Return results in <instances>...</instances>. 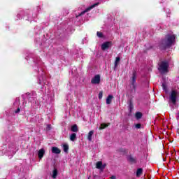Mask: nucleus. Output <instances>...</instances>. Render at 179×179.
Instances as JSON below:
<instances>
[{
    "label": "nucleus",
    "instance_id": "nucleus-1",
    "mask_svg": "<svg viewBox=\"0 0 179 179\" xmlns=\"http://www.w3.org/2000/svg\"><path fill=\"white\" fill-rule=\"evenodd\" d=\"M176 43V35L167 34L165 36V38L162 39L159 41V47L163 51H166L167 48H170Z\"/></svg>",
    "mask_w": 179,
    "mask_h": 179
},
{
    "label": "nucleus",
    "instance_id": "nucleus-2",
    "mask_svg": "<svg viewBox=\"0 0 179 179\" xmlns=\"http://www.w3.org/2000/svg\"><path fill=\"white\" fill-rule=\"evenodd\" d=\"M158 65V70L159 72H162V73H166L169 72V62H167L166 61H162L159 63Z\"/></svg>",
    "mask_w": 179,
    "mask_h": 179
},
{
    "label": "nucleus",
    "instance_id": "nucleus-3",
    "mask_svg": "<svg viewBox=\"0 0 179 179\" xmlns=\"http://www.w3.org/2000/svg\"><path fill=\"white\" fill-rule=\"evenodd\" d=\"M177 94L178 92L176 90H172L169 96V99L173 104H177Z\"/></svg>",
    "mask_w": 179,
    "mask_h": 179
},
{
    "label": "nucleus",
    "instance_id": "nucleus-4",
    "mask_svg": "<svg viewBox=\"0 0 179 179\" xmlns=\"http://www.w3.org/2000/svg\"><path fill=\"white\" fill-rule=\"evenodd\" d=\"M112 45H113V42L111 41L104 42L101 45V50H103V51H106V50H108V48H110V47H111Z\"/></svg>",
    "mask_w": 179,
    "mask_h": 179
},
{
    "label": "nucleus",
    "instance_id": "nucleus-5",
    "mask_svg": "<svg viewBox=\"0 0 179 179\" xmlns=\"http://www.w3.org/2000/svg\"><path fill=\"white\" fill-rule=\"evenodd\" d=\"M91 83L92 85H99L100 83V75L96 74L94 77L91 80Z\"/></svg>",
    "mask_w": 179,
    "mask_h": 179
},
{
    "label": "nucleus",
    "instance_id": "nucleus-6",
    "mask_svg": "<svg viewBox=\"0 0 179 179\" xmlns=\"http://www.w3.org/2000/svg\"><path fill=\"white\" fill-rule=\"evenodd\" d=\"M97 5H99V3H96L90 6V7H87L85 10H83L80 14V16H82V15H85V13H86V12H89L90 10H92V9H93V8H96V6H97Z\"/></svg>",
    "mask_w": 179,
    "mask_h": 179
},
{
    "label": "nucleus",
    "instance_id": "nucleus-7",
    "mask_svg": "<svg viewBox=\"0 0 179 179\" xmlns=\"http://www.w3.org/2000/svg\"><path fill=\"white\" fill-rule=\"evenodd\" d=\"M128 162L131 164H136V157H134L132 155H129L127 158Z\"/></svg>",
    "mask_w": 179,
    "mask_h": 179
},
{
    "label": "nucleus",
    "instance_id": "nucleus-8",
    "mask_svg": "<svg viewBox=\"0 0 179 179\" xmlns=\"http://www.w3.org/2000/svg\"><path fill=\"white\" fill-rule=\"evenodd\" d=\"M44 155H45V150L43 148H41L38 152V159H41L43 157H44Z\"/></svg>",
    "mask_w": 179,
    "mask_h": 179
},
{
    "label": "nucleus",
    "instance_id": "nucleus-9",
    "mask_svg": "<svg viewBox=\"0 0 179 179\" xmlns=\"http://www.w3.org/2000/svg\"><path fill=\"white\" fill-rule=\"evenodd\" d=\"M136 83V71H134L131 76V85Z\"/></svg>",
    "mask_w": 179,
    "mask_h": 179
},
{
    "label": "nucleus",
    "instance_id": "nucleus-10",
    "mask_svg": "<svg viewBox=\"0 0 179 179\" xmlns=\"http://www.w3.org/2000/svg\"><path fill=\"white\" fill-rule=\"evenodd\" d=\"M52 153H55V155H59V153H61V150L57 147H52Z\"/></svg>",
    "mask_w": 179,
    "mask_h": 179
},
{
    "label": "nucleus",
    "instance_id": "nucleus-11",
    "mask_svg": "<svg viewBox=\"0 0 179 179\" xmlns=\"http://www.w3.org/2000/svg\"><path fill=\"white\" fill-rule=\"evenodd\" d=\"M96 168L99 170H104V166H103V162H96Z\"/></svg>",
    "mask_w": 179,
    "mask_h": 179
},
{
    "label": "nucleus",
    "instance_id": "nucleus-12",
    "mask_svg": "<svg viewBox=\"0 0 179 179\" xmlns=\"http://www.w3.org/2000/svg\"><path fill=\"white\" fill-rule=\"evenodd\" d=\"M142 174H143V169L142 168H138L136 173V177H141Z\"/></svg>",
    "mask_w": 179,
    "mask_h": 179
},
{
    "label": "nucleus",
    "instance_id": "nucleus-13",
    "mask_svg": "<svg viewBox=\"0 0 179 179\" xmlns=\"http://www.w3.org/2000/svg\"><path fill=\"white\" fill-rule=\"evenodd\" d=\"M129 113H132V110H134V102L132 101V99L129 101Z\"/></svg>",
    "mask_w": 179,
    "mask_h": 179
},
{
    "label": "nucleus",
    "instance_id": "nucleus-14",
    "mask_svg": "<svg viewBox=\"0 0 179 179\" xmlns=\"http://www.w3.org/2000/svg\"><path fill=\"white\" fill-rule=\"evenodd\" d=\"M113 99H114V96L113 95H108V97L106 98V104H111Z\"/></svg>",
    "mask_w": 179,
    "mask_h": 179
},
{
    "label": "nucleus",
    "instance_id": "nucleus-15",
    "mask_svg": "<svg viewBox=\"0 0 179 179\" xmlns=\"http://www.w3.org/2000/svg\"><path fill=\"white\" fill-rule=\"evenodd\" d=\"M93 134H94V131L93 130L90 131L88 133L87 139L88 141H92V137L93 136Z\"/></svg>",
    "mask_w": 179,
    "mask_h": 179
},
{
    "label": "nucleus",
    "instance_id": "nucleus-16",
    "mask_svg": "<svg viewBox=\"0 0 179 179\" xmlns=\"http://www.w3.org/2000/svg\"><path fill=\"white\" fill-rule=\"evenodd\" d=\"M63 150L65 153H68L69 150V145L68 144H64L63 145Z\"/></svg>",
    "mask_w": 179,
    "mask_h": 179
},
{
    "label": "nucleus",
    "instance_id": "nucleus-17",
    "mask_svg": "<svg viewBox=\"0 0 179 179\" xmlns=\"http://www.w3.org/2000/svg\"><path fill=\"white\" fill-rule=\"evenodd\" d=\"M79 131V129H78V125L74 124L71 126V131L72 132H78Z\"/></svg>",
    "mask_w": 179,
    "mask_h": 179
},
{
    "label": "nucleus",
    "instance_id": "nucleus-18",
    "mask_svg": "<svg viewBox=\"0 0 179 179\" xmlns=\"http://www.w3.org/2000/svg\"><path fill=\"white\" fill-rule=\"evenodd\" d=\"M76 140V134L73 133L70 136V141H71V142H75Z\"/></svg>",
    "mask_w": 179,
    "mask_h": 179
},
{
    "label": "nucleus",
    "instance_id": "nucleus-19",
    "mask_svg": "<svg viewBox=\"0 0 179 179\" xmlns=\"http://www.w3.org/2000/svg\"><path fill=\"white\" fill-rule=\"evenodd\" d=\"M52 173H53L52 176V178H57V176H58V170L57 169H55Z\"/></svg>",
    "mask_w": 179,
    "mask_h": 179
},
{
    "label": "nucleus",
    "instance_id": "nucleus-20",
    "mask_svg": "<svg viewBox=\"0 0 179 179\" xmlns=\"http://www.w3.org/2000/svg\"><path fill=\"white\" fill-rule=\"evenodd\" d=\"M121 61V58L120 57H117L115 61V68H117L118 66V62Z\"/></svg>",
    "mask_w": 179,
    "mask_h": 179
},
{
    "label": "nucleus",
    "instance_id": "nucleus-21",
    "mask_svg": "<svg viewBox=\"0 0 179 179\" xmlns=\"http://www.w3.org/2000/svg\"><path fill=\"white\" fill-rule=\"evenodd\" d=\"M107 127H108V124H106V123H102L101 124V126L99 127V129H105V128H107Z\"/></svg>",
    "mask_w": 179,
    "mask_h": 179
},
{
    "label": "nucleus",
    "instance_id": "nucleus-22",
    "mask_svg": "<svg viewBox=\"0 0 179 179\" xmlns=\"http://www.w3.org/2000/svg\"><path fill=\"white\" fill-rule=\"evenodd\" d=\"M136 118H137V120H140V118H142V113L141 112L136 113Z\"/></svg>",
    "mask_w": 179,
    "mask_h": 179
},
{
    "label": "nucleus",
    "instance_id": "nucleus-23",
    "mask_svg": "<svg viewBox=\"0 0 179 179\" xmlns=\"http://www.w3.org/2000/svg\"><path fill=\"white\" fill-rule=\"evenodd\" d=\"M162 89L163 90H164V92H168V90H167V85H166V83H162Z\"/></svg>",
    "mask_w": 179,
    "mask_h": 179
},
{
    "label": "nucleus",
    "instance_id": "nucleus-24",
    "mask_svg": "<svg viewBox=\"0 0 179 179\" xmlns=\"http://www.w3.org/2000/svg\"><path fill=\"white\" fill-rule=\"evenodd\" d=\"M52 129V127H51V124H47L46 125V132H50Z\"/></svg>",
    "mask_w": 179,
    "mask_h": 179
},
{
    "label": "nucleus",
    "instance_id": "nucleus-25",
    "mask_svg": "<svg viewBox=\"0 0 179 179\" xmlns=\"http://www.w3.org/2000/svg\"><path fill=\"white\" fill-rule=\"evenodd\" d=\"M99 100H101L103 99V91H100L98 96Z\"/></svg>",
    "mask_w": 179,
    "mask_h": 179
},
{
    "label": "nucleus",
    "instance_id": "nucleus-26",
    "mask_svg": "<svg viewBox=\"0 0 179 179\" xmlns=\"http://www.w3.org/2000/svg\"><path fill=\"white\" fill-rule=\"evenodd\" d=\"M136 128L137 129H141V127H142V124H141V123H138L135 125Z\"/></svg>",
    "mask_w": 179,
    "mask_h": 179
},
{
    "label": "nucleus",
    "instance_id": "nucleus-27",
    "mask_svg": "<svg viewBox=\"0 0 179 179\" xmlns=\"http://www.w3.org/2000/svg\"><path fill=\"white\" fill-rule=\"evenodd\" d=\"M96 35H97L98 37H100V38L103 37V33H101L100 31H97Z\"/></svg>",
    "mask_w": 179,
    "mask_h": 179
},
{
    "label": "nucleus",
    "instance_id": "nucleus-28",
    "mask_svg": "<svg viewBox=\"0 0 179 179\" xmlns=\"http://www.w3.org/2000/svg\"><path fill=\"white\" fill-rule=\"evenodd\" d=\"M131 86L134 92H136V84H131Z\"/></svg>",
    "mask_w": 179,
    "mask_h": 179
},
{
    "label": "nucleus",
    "instance_id": "nucleus-29",
    "mask_svg": "<svg viewBox=\"0 0 179 179\" xmlns=\"http://www.w3.org/2000/svg\"><path fill=\"white\" fill-rule=\"evenodd\" d=\"M19 113H20V108H17V110H15V114H17Z\"/></svg>",
    "mask_w": 179,
    "mask_h": 179
},
{
    "label": "nucleus",
    "instance_id": "nucleus-30",
    "mask_svg": "<svg viewBox=\"0 0 179 179\" xmlns=\"http://www.w3.org/2000/svg\"><path fill=\"white\" fill-rule=\"evenodd\" d=\"M119 152H122V153H125V149L124 148H120Z\"/></svg>",
    "mask_w": 179,
    "mask_h": 179
},
{
    "label": "nucleus",
    "instance_id": "nucleus-31",
    "mask_svg": "<svg viewBox=\"0 0 179 179\" xmlns=\"http://www.w3.org/2000/svg\"><path fill=\"white\" fill-rule=\"evenodd\" d=\"M115 178H116L115 176H112L110 177V179H115Z\"/></svg>",
    "mask_w": 179,
    "mask_h": 179
},
{
    "label": "nucleus",
    "instance_id": "nucleus-32",
    "mask_svg": "<svg viewBox=\"0 0 179 179\" xmlns=\"http://www.w3.org/2000/svg\"><path fill=\"white\" fill-rule=\"evenodd\" d=\"M106 164H104L103 165V167H104V169L106 168Z\"/></svg>",
    "mask_w": 179,
    "mask_h": 179
},
{
    "label": "nucleus",
    "instance_id": "nucleus-33",
    "mask_svg": "<svg viewBox=\"0 0 179 179\" xmlns=\"http://www.w3.org/2000/svg\"><path fill=\"white\" fill-rule=\"evenodd\" d=\"M27 94L28 96H29V95H30V93H29V92H27Z\"/></svg>",
    "mask_w": 179,
    "mask_h": 179
}]
</instances>
